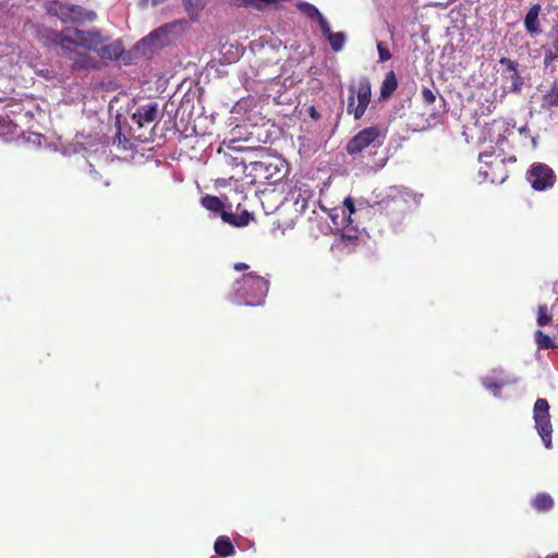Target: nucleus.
<instances>
[{"mask_svg": "<svg viewBox=\"0 0 558 558\" xmlns=\"http://www.w3.org/2000/svg\"><path fill=\"white\" fill-rule=\"evenodd\" d=\"M541 10H542L541 4L536 3V4H533L526 13V15L524 17V27L529 34L538 35L542 33V28L539 26V21H538Z\"/></svg>", "mask_w": 558, "mask_h": 558, "instance_id": "12", "label": "nucleus"}, {"mask_svg": "<svg viewBox=\"0 0 558 558\" xmlns=\"http://www.w3.org/2000/svg\"><path fill=\"white\" fill-rule=\"evenodd\" d=\"M268 291V279L255 272H247L235 281L233 298L238 304L259 306L265 303Z\"/></svg>", "mask_w": 558, "mask_h": 558, "instance_id": "1", "label": "nucleus"}, {"mask_svg": "<svg viewBox=\"0 0 558 558\" xmlns=\"http://www.w3.org/2000/svg\"><path fill=\"white\" fill-rule=\"evenodd\" d=\"M558 306V298L556 299L555 303L551 305V311L555 312V308Z\"/></svg>", "mask_w": 558, "mask_h": 558, "instance_id": "36", "label": "nucleus"}, {"mask_svg": "<svg viewBox=\"0 0 558 558\" xmlns=\"http://www.w3.org/2000/svg\"><path fill=\"white\" fill-rule=\"evenodd\" d=\"M398 87V80L393 71L386 73L385 78L380 86V99H389Z\"/></svg>", "mask_w": 558, "mask_h": 558, "instance_id": "15", "label": "nucleus"}, {"mask_svg": "<svg viewBox=\"0 0 558 558\" xmlns=\"http://www.w3.org/2000/svg\"><path fill=\"white\" fill-rule=\"evenodd\" d=\"M59 38V45L64 56L72 61L74 70H86L95 68L97 61L92 58L86 51H78L74 38L69 35V32H60L57 34Z\"/></svg>", "mask_w": 558, "mask_h": 558, "instance_id": "5", "label": "nucleus"}, {"mask_svg": "<svg viewBox=\"0 0 558 558\" xmlns=\"http://www.w3.org/2000/svg\"><path fill=\"white\" fill-rule=\"evenodd\" d=\"M182 2L190 19L196 21L205 7L204 0H182Z\"/></svg>", "mask_w": 558, "mask_h": 558, "instance_id": "22", "label": "nucleus"}, {"mask_svg": "<svg viewBox=\"0 0 558 558\" xmlns=\"http://www.w3.org/2000/svg\"><path fill=\"white\" fill-rule=\"evenodd\" d=\"M422 98H423L424 102L427 105H433L436 100L435 94L433 93L432 89H429L427 87H424L422 89Z\"/></svg>", "mask_w": 558, "mask_h": 558, "instance_id": "30", "label": "nucleus"}, {"mask_svg": "<svg viewBox=\"0 0 558 558\" xmlns=\"http://www.w3.org/2000/svg\"><path fill=\"white\" fill-rule=\"evenodd\" d=\"M534 340L538 350L558 349V333L549 336L541 329L534 332Z\"/></svg>", "mask_w": 558, "mask_h": 558, "instance_id": "14", "label": "nucleus"}, {"mask_svg": "<svg viewBox=\"0 0 558 558\" xmlns=\"http://www.w3.org/2000/svg\"><path fill=\"white\" fill-rule=\"evenodd\" d=\"M312 117H314V118L316 117L314 109H312Z\"/></svg>", "mask_w": 558, "mask_h": 558, "instance_id": "37", "label": "nucleus"}, {"mask_svg": "<svg viewBox=\"0 0 558 558\" xmlns=\"http://www.w3.org/2000/svg\"><path fill=\"white\" fill-rule=\"evenodd\" d=\"M344 206L349 210V216L355 211L354 202L351 198L344 201Z\"/></svg>", "mask_w": 558, "mask_h": 558, "instance_id": "34", "label": "nucleus"}, {"mask_svg": "<svg viewBox=\"0 0 558 558\" xmlns=\"http://www.w3.org/2000/svg\"><path fill=\"white\" fill-rule=\"evenodd\" d=\"M371 97L372 85L367 77H362L356 84H351L349 86L348 113L352 114L355 120H360L371 102Z\"/></svg>", "mask_w": 558, "mask_h": 558, "instance_id": "3", "label": "nucleus"}, {"mask_svg": "<svg viewBox=\"0 0 558 558\" xmlns=\"http://www.w3.org/2000/svg\"><path fill=\"white\" fill-rule=\"evenodd\" d=\"M544 50V65L547 68L553 64L554 61L558 60V28L553 37L551 45L549 47L543 46Z\"/></svg>", "mask_w": 558, "mask_h": 558, "instance_id": "20", "label": "nucleus"}, {"mask_svg": "<svg viewBox=\"0 0 558 558\" xmlns=\"http://www.w3.org/2000/svg\"><path fill=\"white\" fill-rule=\"evenodd\" d=\"M201 204L204 208L215 214L221 215L225 209V205L221 199L214 195H206L202 197Z\"/></svg>", "mask_w": 558, "mask_h": 558, "instance_id": "21", "label": "nucleus"}, {"mask_svg": "<svg viewBox=\"0 0 558 558\" xmlns=\"http://www.w3.org/2000/svg\"><path fill=\"white\" fill-rule=\"evenodd\" d=\"M177 23H169L158 27L150 33L149 39L159 46H163L168 43V35L174 28Z\"/></svg>", "mask_w": 558, "mask_h": 558, "instance_id": "19", "label": "nucleus"}, {"mask_svg": "<svg viewBox=\"0 0 558 558\" xmlns=\"http://www.w3.org/2000/svg\"><path fill=\"white\" fill-rule=\"evenodd\" d=\"M248 268H250V266L247 264H245V263H236V264H234V269L236 271H245Z\"/></svg>", "mask_w": 558, "mask_h": 558, "instance_id": "35", "label": "nucleus"}, {"mask_svg": "<svg viewBox=\"0 0 558 558\" xmlns=\"http://www.w3.org/2000/svg\"><path fill=\"white\" fill-rule=\"evenodd\" d=\"M499 63L505 65L508 71L514 72L517 74V72H518V63L515 61L510 60V59L504 57V58H501L499 60Z\"/></svg>", "mask_w": 558, "mask_h": 558, "instance_id": "32", "label": "nucleus"}, {"mask_svg": "<svg viewBox=\"0 0 558 558\" xmlns=\"http://www.w3.org/2000/svg\"><path fill=\"white\" fill-rule=\"evenodd\" d=\"M550 558H558V553L555 556H551Z\"/></svg>", "mask_w": 558, "mask_h": 558, "instance_id": "38", "label": "nucleus"}, {"mask_svg": "<svg viewBox=\"0 0 558 558\" xmlns=\"http://www.w3.org/2000/svg\"><path fill=\"white\" fill-rule=\"evenodd\" d=\"M554 312L547 305H538L537 307V325L544 327L553 320Z\"/></svg>", "mask_w": 558, "mask_h": 558, "instance_id": "25", "label": "nucleus"}, {"mask_svg": "<svg viewBox=\"0 0 558 558\" xmlns=\"http://www.w3.org/2000/svg\"><path fill=\"white\" fill-rule=\"evenodd\" d=\"M531 504L532 507L538 512L549 511L555 505L553 497L547 493L537 494Z\"/></svg>", "mask_w": 558, "mask_h": 558, "instance_id": "17", "label": "nucleus"}, {"mask_svg": "<svg viewBox=\"0 0 558 558\" xmlns=\"http://www.w3.org/2000/svg\"><path fill=\"white\" fill-rule=\"evenodd\" d=\"M215 553L220 557H229L235 554L234 546L228 536H219L215 542Z\"/></svg>", "mask_w": 558, "mask_h": 558, "instance_id": "18", "label": "nucleus"}, {"mask_svg": "<svg viewBox=\"0 0 558 558\" xmlns=\"http://www.w3.org/2000/svg\"><path fill=\"white\" fill-rule=\"evenodd\" d=\"M359 241V238L356 234H341L338 239V246H341L343 248H351L356 245Z\"/></svg>", "mask_w": 558, "mask_h": 558, "instance_id": "28", "label": "nucleus"}, {"mask_svg": "<svg viewBox=\"0 0 558 558\" xmlns=\"http://www.w3.org/2000/svg\"><path fill=\"white\" fill-rule=\"evenodd\" d=\"M61 32H69L75 44L89 50L98 51L100 45L104 44L105 38L98 31H82L78 28H65Z\"/></svg>", "mask_w": 558, "mask_h": 558, "instance_id": "10", "label": "nucleus"}, {"mask_svg": "<svg viewBox=\"0 0 558 558\" xmlns=\"http://www.w3.org/2000/svg\"><path fill=\"white\" fill-rule=\"evenodd\" d=\"M48 12L64 23H83L85 21H94L96 13L87 11L81 5L53 0L48 4Z\"/></svg>", "mask_w": 558, "mask_h": 558, "instance_id": "4", "label": "nucleus"}, {"mask_svg": "<svg viewBox=\"0 0 558 558\" xmlns=\"http://www.w3.org/2000/svg\"><path fill=\"white\" fill-rule=\"evenodd\" d=\"M239 143L240 142L238 140H232V141H230V144L228 145V147L230 149H233V150H236V151L245 150V148L243 146L239 145Z\"/></svg>", "mask_w": 558, "mask_h": 558, "instance_id": "33", "label": "nucleus"}, {"mask_svg": "<svg viewBox=\"0 0 558 558\" xmlns=\"http://www.w3.org/2000/svg\"><path fill=\"white\" fill-rule=\"evenodd\" d=\"M296 8L300 12H302L303 14H305L308 19L311 20H316L319 17V15H322V13L319 12V10L314 7L313 4L308 3V2H298L296 3Z\"/></svg>", "mask_w": 558, "mask_h": 558, "instance_id": "26", "label": "nucleus"}, {"mask_svg": "<svg viewBox=\"0 0 558 558\" xmlns=\"http://www.w3.org/2000/svg\"><path fill=\"white\" fill-rule=\"evenodd\" d=\"M543 106L558 107V80H555L550 89L543 96Z\"/></svg>", "mask_w": 558, "mask_h": 558, "instance_id": "23", "label": "nucleus"}, {"mask_svg": "<svg viewBox=\"0 0 558 558\" xmlns=\"http://www.w3.org/2000/svg\"><path fill=\"white\" fill-rule=\"evenodd\" d=\"M526 180L533 190L541 192L554 186L556 174L548 165L534 162L526 172Z\"/></svg>", "mask_w": 558, "mask_h": 558, "instance_id": "9", "label": "nucleus"}, {"mask_svg": "<svg viewBox=\"0 0 558 558\" xmlns=\"http://www.w3.org/2000/svg\"><path fill=\"white\" fill-rule=\"evenodd\" d=\"M327 40L335 52L342 50L345 43V34L344 33H333L331 32L327 37Z\"/></svg>", "mask_w": 558, "mask_h": 558, "instance_id": "24", "label": "nucleus"}, {"mask_svg": "<svg viewBox=\"0 0 558 558\" xmlns=\"http://www.w3.org/2000/svg\"><path fill=\"white\" fill-rule=\"evenodd\" d=\"M220 217L225 222L231 226L244 227L248 225L250 220L252 219V214H250L247 210H243L240 215H235L223 209Z\"/></svg>", "mask_w": 558, "mask_h": 558, "instance_id": "16", "label": "nucleus"}, {"mask_svg": "<svg viewBox=\"0 0 558 558\" xmlns=\"http://www.w3.org/2000/svg\"><path fill=\"white\" fill-rule=\"evenodd\" d=\"M158 116V104L150 101L145 105L137 106L135 111L131 114V120L138 128H143L156 121Z\"/></svg>", "mask_w": 558, "mask_h": 558, "instance_id": "11", "label": "nucleus"}, {"mask_svg": "<svg viewBox=\"0 0 558 558\" xmlns=\"http://www.w3.org/2000/svg\"><path fill=\"white\" fill-rule=\"evenodd\" d=\"M484 387L492 391H499L504 386L505 381L494 376H486L482 380Z\"/></svg>", "mask_w": 558, "mask_h": 558, "instance_id": "27", "label": "nucleus"}, {"mask_svg": "<svg viewBox=\"0 0 558 558\" xmlns=\"http://www.w3.org/2000/svg\"><path fill=\"white\" fill-rule=\"evenodd\" d=\"M478 160L482 163L480 175L484 181L501 184L507 180L509 171L505 157L493 151H484L480 154Z\"/></svg>", "mask_w": 558, "mask_h": 558, "instance_id": "2", "label": "nucleus"}, {"mask_svg": "<svg viewBox=\"0 0 558 558\" xmlns=\"http://www.w3.org/2000/svg\"><path fill=\"white\" fill-rule=\"evenodd\" d=\"M384 135L379 128L368 126L355 134L347 144L345 150L350 156L364 151L367 147L377 148L383 145Z\"/></svg>", "mask_w": 558, "mask_h": 558, "instance_id": "7", "label": "nucleus"}, {"mask_svg": "<svg viewBox=\"0 0 558 558\" xmlns=\"http://www.w3.org/2000/svg\"><path fill=\"white\" fill-rule=\"evenodd\" d=\"M377 51L379 61L385 62L391 59V53L388 46L384 41L377 43Z\"/></svg>", "mask_w": 558, "mask_h": 558, "instance_id": "29", "label": "nucleus"}, {"mask_svg": "<svg viewBox=\"0 0 558 558\" xmlns=\"http://www.w3.org/2000/svg\"><path fill=\"white\" fill-rule=\"evenodd\" d=\"M373 208L391 220H399L407 211L408 201L400 191L390 189L385 197L373 205Z\"/></svg>", "mask_w": 558, "mask_h": 558, "instance_id": "6", "label": "nucleus"}, {"mask_svg": "<svg viewBox=\"0 0 558 558\" xmlns=\"http://www.w3.org/2000/svg\"><path fill=\"white\" fill-rule=\"evenodd\" d=\"M549 403L546 399L538 398L533 407V418L537 434L542 438L544 446L551 448L553 425L549 414Z\"/></svg>", "mask_w": 558, "mask_h": 558, "instance_id": "8", "label": "nucleus"}, {"mask_svg": "<svg viewBox=\"0 0 558 558\" xmlns=\"http://www.w3.org/2000/svg\"><path fill=\"white\" fill-rule=\"evenodd\" d=\"M98 54L102 59L118 60L122 57L124 48L121 41H114L108 45H100Z\"/></svg>", "mask_w": 558, "mask_h": 558, "instance_id": "13", "label": "nucleus"}, {"mask_svg": "<svg viewBox=\"0 0 558 558\" xmlns=\"http://www.w3.org/2000/svg\"><path fill=\"white\" fill-rule=\"evenodd\" d=\"M317 23L320 27L322 33L327 37L331 33L330 25L328 21L324 17V15H319L317 19Z\"/></svg>", "mask_w": 558, "mask_h": 558, "instance_id": "31", "label": "nucleus"}]
</instances>
